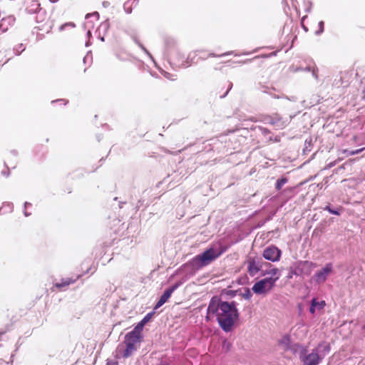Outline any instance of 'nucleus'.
<instances>
[{"label":"nucleus","mask_w":365,"mask_h":365,"mask_svg":"<svg viewBox=\"0 0 365 365\" xmlns=\"http://www.w3.org/2000/svg\"><path fill=\"white\" fill-rule=\"evenodd\" d=\"M124 9L127 13H131V6H128V3L124 4Z\"/></svg>","instance_id":"a878e982"},{"label":"nucleus","mask_w":365,"mask_h":365,"mask_svg":"<svg viewBox=\"0 0 365 365\" xmlns=\"http://www.w3.org/2000/svg\"><path fill=\"white\" fill-rule=\"evenodd\" d=\"M214 317L225 331H230L239 317L235 303L222 302L217 297H212L207 307L206 319L210 320Z\"/></svg>","instance_id":"f257e3e1"},{"label":"nucleus","mask_w":365,"mask_h":365,"mask_svg":"<svg viewBox=\"0 0 365 365\" xmlns=\"http://www.w3.org/2000/svg\"><path fill=\"white\" fill-rule=\"evenodd\" d=\"M281 255L282 251L274 245L266 247L262 253V256L265 259L272 262L279 261Z\"/></svg>","instance_id":"6e6552de"},{"label":"nucleus","mask_w":365,"mask_h":365,"mask_svg":"<svg viewBox=\"0 0 365 365\" xmlns=\"http://www.w3.org/2000/svg\"><path fill=\"white\" fill-rule=\"evenodd\" d=\"M332 268L331 263H327L324 267L315 273L313 277L314 281L318 284L324 283L327 276L332 272Z\"/></svg>","instance_id":"1a4fd4ad"},{"label":"nucleus","mask_w":365,"mask_h":365,"mask_svg":"<svg viewBox=\"0 0 365 365\" xmlns=\"http://www.w3.org/2000/svg\"><path fill=\"white\" fill-rule=\"evenodd\" d=\"M242 297L246 299H250L252 297V294L250 292V290L249 289H247L245 290V292L242 294Z\"/></svg>","instance_id":"aec40b11"},{"label":"nucleus","mask_w":365,"mask_h":365,"mask_svg":"<svg viewBox=\"0 0 365 365\" xmlns=\"http://www.w3.org/2000/svg\"><path fill=\"white\" fill-rule=\"evenodd\" d=\"M152 316V314H148L140 322L143 323L144 325L149 322Z\"/></svg>","instance_id":"412c9836"},{"label":"nucleus","mask_w":365,"mask_h":365,"mask_svg":"<svg viewBox=\"0 0 365 365\" xmlns=\"http://www.w3.org/2000/svg\"><path fill=\"white\" fill-rule=\"evenodd\" d=\"M36 21L37 26H36L40 31L48 32L51 29V21L50 20V16L46 13L45 10L39 9L36 12Z\"/></svg>","instance_id":"423d86ee"},{"label":"nucleus","mask_w":365,"mask_h":365,"mask_svg":"<svg viewBox=\"0 0 365 365\" xmlns=\"http://www.w3.org/2000/svg\"><path fill=\"white\" fill-rule=\"evenodd\" d=\"M142 338L128 332L125 336L124 342L118 346V355L123 358L130 356L137 349V344L141 341Z\"/></svg>","instance_id":"f03ea898"},{"label":"nucleus","mask_w":365,"mask_h":365,"mask_svg":"<svg viewBox=\"0 0 365 365\" xmlns=\"http://www.w3.org/2000/svg\"><path fill=\"white\" fill-rule=\"evenodd\" d=\"M290 336L289 335H284L279 341L278 344L284 350L287 351L290 348Z\"/></svg>","instance_id":"ddd939ff"},{"label":"nucleus","mask_w":365,"mask_h":365,"mask_svg":"<svg viewBox=\"0 0 365 365\" xmlns=\"http://www.w3.org/2000/svg\"><path fill=\"white\" fill-rule=\"evenodd\" d=\"M266 274L272 275L271 277H276L277 276L279 277V270L277 268H273L269 271H265L262 273V276H264Z\"/></svg>","instance_id":"dca6fc26"},{"label":"nucleus","mask_w":365,"mask_h":365,"mask_svg":"<svg viewBox=\"0 0 365 365\" xmlns=\"http://www.w3.org/2000/svg\"><path fill=\"white\" fill-rule=\"evenodd\" d=\"M325 210H327L329 212H330L331 214L339 215V212L338 211L331 210L329 206H327L325 208Z\"/></svg>","instance_id":"b1692460"},{"label":"nucleus","mask_w":365,"mask_h":365,"mask_svg":"<svg viewBox=\"0 0 365 365\" xmlns=\"http://www.w3.org/2000/svg\"><path fill=\"white\" fill-rule=\"evenodd\" d=\"M75 282V279H73L71 278H66L63 279L61 282H56L54 284V287L58 289H61L62 287H68L71 284H73Z\"/></svg>","instance_id":"4468645a"},{"label":"nucleus","mask_w":365,"mask_h":365,"mask_svg":"<svg viewBox=\"0 0 365 365\" xmlns=\"http://www.w3.org/2000/svg\"><path fill=\"white\" fill-rule=\"evenodd\" d=\"M319 30L316 31L317 34H319L323 32V31H324V22L323 21H319Z\"/></svg>","instance_id":"5701e85b"},{"label":"nucleus","mask_w":365,"mask_h":365,"mask_svg":"<svg viewBox=\"0 0 365 365\" xmlns=\"http://www.w3.org/2000/svg\"><path fill=\"white\" fill-rule=\"evenodd\" d=\"M225 249L222 248L221 250L217 252L213 248H210L205 251L202 255H197L194 258V261L200 263L201 266H205L211 262L219 257Z\"/></svg>","instance_id":"39448f33"},{"label":"nucleus","mask_w":365,"mask_h":365,"mask_svg":"<svg viewBox=\"0 0 365 365\" xmlns=\"http://www.w3.org/2000/svg\"><path fill=\"white\" fill-rule=\"evenodd\" d=\"M322 345H319V347L312 350L310 354H307V349L303 347L299 353V359L302 362L303 365H318L323 356L319 354V348Z\"/></svg>","instance_id":"20e7f679"},{"label":"nucleus","mask_w":365,"mask_h":365,"mask_svg":"<svg viewBox=\"0 0 365 365\" xmlns=\"http://www.w3.org/2000/svg\"><path fill=\"white\" fill-rule=\"evenodd\" d=\"M165 78H168V79H170L171 81H175L176 80L175 78H172V75L170 73H166L165 75Z\"/></svg>","instance_id":"cd10ccee"},{"label":"nucleus","mask_w":365,"mask_h":365,"mask_svg":"<svg viewBox=\"0 0 365 365\" xmlns=\"http://www.w3.org/2000/svg\"><path fill=\"white\" fill-rule=\"evenodd\" d=\"M279 277H266L257 282L252 287V290L256 294H267L274 287Z\"/></svg>","instance_id":"7ed1b4c3"},{"label":"nucleus","mask_w":365,"mask_h":365,"mask_svg":"<svg viewBox=\"0 0 365 365\" xmlns=\"http://www.w3.org/2000/svg\"><path fill=\"white\" fill-rule=\"evenodd\" d=\"M6 60L4 58L2 55L0 53V68L3 65H4L6 63Z\"/></svg>","instance_id":"bb28decb"},{"label":"nucleus","mask_w":365,"mask_h":365,"mask_svg":"<svg viewBox=\"0 0 365 365\" xmlns=\"http://www.w3.org/2000/svg\"><path fill=\"white\" fill-rule=\"evenodd\" d=\"M324 351L325 352H327V353L329 352V351H330V346H329V344H325V345L324 346Z\"/></svg>","instance_id":"c85d7f7f"},{"label":"nucleus","mask_w":365,"mask_h":365,"mask_svg":"<svg viewBox=\"0 0 365 365\" xmlns=\"http://www.w3.org/2000/svg\"><path fill=\"white\" fill-rule=\"evenodd\" d=\"M39 9H41L40 8V4L36 0H27L26 1V10L28 11V13H36Z\"/></svg>","instance_id":"f8f14e48"},{"label":"nucleus","mask_w":365,"mask_h":365,"mask_svg":"<svg viewBox=\"0 0 365 365\" xmlns=\"http://www.w3.org/2000/svg\"><path fill=\"white\" fill-rule=\"evenodd\" d=\"M75 26H76L75 24L72 23V22L66 23L60 27V30H63L66 27L74 28Z\"/></svg>","instance_id":"6ab92c4d"},{"label":"nucleus","mask_w":365,"mask_h":365,"mask_svg":"<svg viewBox=\"0 0 365 365\" xmlns=\"http://www.w3.org/2000/svg\"><path fill=\"white\" fill-rule=\"evenodd\" d=\"M325 305H326V303H325V302L324 300H322L321 302H317V306H316V307H317L318 309H324Z\"/></svg>","instance_id":"4be33fe9"},{"label":"nucleus","mask_w":365,"mask_h":365,"mask_svg":"<svg viewBox=\"0 0 365 365\" xmlns=\"http://www.w3.org/2000/svg\"><path fill=\"white\" fill-rule=\"evenodd\" d=\"M245 263L247 264V272L250 277L255 276L261 270V259L256 256L248 257Z\"/></svg>","instance_id":"0eeeda50"},{"label":"nucleus","mask_w":365,"mask_h":365,"mask_svg":"<svg viewBox=\"0 0 365 365\" xmlns=\"http://www.w3.org/2000/svg\"><path fill=\"white\" fill-rule=\"evenodd\" d=\"M178 284H175L173 287L167 289L163 295L160 297L158 302L156 303V304L154 307V309L156 310L158 308H160L161 306H163L171 297L173 292L178 288Z\"/></svg>","instance_id":"9d476101"},{"label":"nucleus","mask_w":365,"mask_h":365,"mask_svg":"<svg viewBox=\"0 0 365 365\" xmlns=\"http://www.w3.org/2000/svg\"><path fill=\"white\" fill-rule=\"evenodd\" d=\"M208 56H209V57H210V56H215V55H214L213 53H210V54L208 55Z\"/></svg>","instance_id":"7c9ffc66"},{"label":"nucleus","mask_w":365,"mask_h":365,"mask_svg":"<svg viewBox=\"0 0 365 365\" xmlns=\"http://www.w3.org/2000/svg\"><path fill=\"white\" fill-rule=\"evenodd\" d=\"M364 149H365L364 148H360V149H358V150H355L351 151L350 152V155H354L359 154V153L363 151Z\"/></svg>","instance_id":"393cba45"},{"label":"nucleus","mask_w":365,"mask_h":365,"mask_svg":"<svg viewBox=\"0 0 365 365\" xmlns=\"http://www.w3.org/2000/svg\"><path fill=\"white\" fill-rule=\"evenodd\" d=\"M287 182V179L286 178H282L279 179L276 182V189L277 190H281L282 187Z\"/></svg>","instance_id":"f3484780"},{"label":"nucleus","mask_w":365,"mask_h":365,"mask_svg":"<svg viewBox=\"0 0 365 365\" xmlns=\"http://www.w3.org/2000/svg\"><path fill=\"white\" fill-rule=\"evenodd\" d=\"M363 93H364V98H365V88L363 91Z\"/></svg>","instance_id":"2f4dec72"},{"label":"nucleus","mask_w":365,"mask_h":365,"mask_svg":"<svg viewBox=\"0 0 365 365\" xmlns=\"http://www.w3.org/2000/svg\"><path fill=\"white\" fill-rule=\"evenodd\" d=\"M316 306H317V299L315 298H314L312 300L311 307L309 308V312L312 314H314L315 312V307H316Z\"/></svg>","instance_id":"a211bd4d"},{"label":"nucleus","mask_w":365,"mask_h":365,"mask_svg":"<svg viewBox=\"0 0 365 365\" xmlns=\"http://www.w3.org/2000/svg\"><path fill=\"white\" fill-rule=\"evenodd\" d=\"M316 267L317 264L310 261H303L299 263L301 274L305 275L311 274L312 272Z\"/></svg>","instance_id":"9b49d317"},{"label":"nucleus","mask_w":365,"mask_h":365,"mask_svg":"<svg viewBox=\"0 0 365 365\" xmlns=\"http://www.w3.org/2000/svg\"><path fill=\"white\" fill-rule=\"evenodd\" d=\"M230 88H231V86H230V85H229V88H227V91H226V92L225 93V94H224L223 96H222L221 97H224V96H225L228 93V92H229V91H230Z\"/></svg>","instance_id":"c756f323"},{"label":"nucleus","mask_w":365,"mask_h":365,"mask_svg":"<svg viewBox=\"0 0 365 365\" xmlns=\"http://www.w3.org/2000/svg\"><path fill=\"white\" fill-rule=\"evenodd\" d=\"M303 28L305 31H307V29L304 26H303Z\"/></svg>","instance_id":"473e14b6"},{"label":"nucleus","mask_w":365,"mask_h":365,"mask_svg":"<svg viewBox=\"0 0 365 365\" xmlns=\"http://www.w3.org/2000/svg\"><path fill=\"white\" fill-rule=\"evenodd\" d=\"M363 329L365 331V325L363 327Z\"/></svg>","instance_id":"72a5a7b5"},{"label":"nucleus","mask_w":365,"mask_h":365,"mask_svg":"<svg viewBox=\"0 0 365 365\" xmlns=\"http://www.w3.org/2000/svg\"><path fill=\"white\" fill-rule=\"evenodd\" d=\"M143 327H144V324L143 323H141L140 322L135 326V327L131 331H130V333L142 338V335H141V333H142V331H143Z\"/></svg>","instance_id":"2eb2a0df"}]
</instances>
